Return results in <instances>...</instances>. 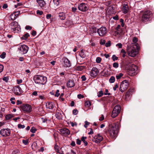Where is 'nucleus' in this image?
<instances>
[{"label":"nucleus","mask_w":154,"mask_h":154,"mask_svg":"<svg viewBox=\"0 0 154 154\" xmlns=\"http://www.w3.org/2000/svg\"><path fill=\"white\" fill-rule=\"evenodd\" d=\"M118 127V124L117 123L109 125L108 128L107 130L106 131L107 135L112 138H114L116 135V130Z\"/></svg>","instance_id":"f257e3e1"},{"label":"nucleus","mask_w":154,"mask_h":154,"mask_svg":"<svg viewBox=\"0 0 154 154\" xmlns=\"http://www.w3.org/2000/svg\"><path fill=\"white\" fill-rule=\"evenodd\" d=\"M138 44H131L130 46L127 47L128 55L131 57H134L137 54L136 48H137Z\"/></svg>","instance_id":"f03ea898"},{"label":"nucleus","mask_w":154,"mask_h":154,"mask_svg":"<svg viewBox=\"0 0 154 154\" xmlns=\"http://www.w3.org/2000/svg\"><path fill=\"white\" fill-rule=\"evenodd\" d=\"M141 15V21L143 23L149 21L151 20L152 16V13L149 10L142 12Z\"/></svg>","instance_id":"7ed1b4c3"},{"label":"nucleus","mask_w":154,"mask_h":154,"mask_svg":"<svg viewBox=\"0 0 154 154\" xmlns=\"http://www.w3.org/2000/svg\"><path fill=\"white\" fill-rule=\"evenodd\" d=\"M35 82L37 84L44 85L47 81L46 77L38 75H35L33 78Z\"/></svg>","instance_id":"20e7f679"},{"label":"nucleus","mask_w":154,"mask_h":154,"mask_svg":"<svg viewBox=\"0 0 154 154\" xmlns=\"http://www.w3.org/2000/svg\"><path fill=\"white\" fill-rule=\"evenodd\" d=\"M93 29L94 32H96L97 31L99 35L100 36L105 35L107 32L106 28L105 27H102L97 30H96L95 28H93Z\"/></svg>","instance_id":"39448f33"},{"label":"nucleus","mask_w":154,"mask_h":154,"mask_svg":"<svg viewBox=\"0 0 154 154\" xmlns=\"http://www.w3.org/2000/svg\"><path fill=\"white\" fill-rule=\"evenodd\" d=\"M121 108L120 105H117L114 108L111 114V116L113 118H115L120 113Z\"/></svg>","instance_id":"423d86ee"},{"label":"nucleus","mask_w":154,"mask_h":154,"mask_svg":"<svg viewBox=\"0 0 154 154\" xmlns=\"http://www.w3.org/2000/svg\"><path fill=\"white\" fill-rule=\"evenodd\" d=\"M129 85L128 82L127 80H124L121 83L120 85V91L122 92H124L128 88Z\"/></svg>","instance_id":"0eeeda50"},{"label":"nucleus","mask_w":154,"mask_h":154,"mask_svg":"<svg viewBox=\"0 0 154 154\" xmlns=\"http://www.w3.org/2000/svg\"><path fill=\"white\" fill-rule=\"evenodd\" d=\"M10 25L11 29H13L14 31H15V32H17L20 31V26L18 25V23L16 21H14L11 23Z\"/></svg>","instance_id":"6e6552de"},{"label":"nucleus","mask_w":154,"mask_h":154,"mask_svg":"<svg viewBox=\"0 0 154 154\" xmlns=\"http://www.w3.org/2000/svg\"><path fill=\"white\" fill-rule=\"evenodd\" d=\"M21 108L25 113L31 112L32 109L31 106L28 104H23L20 106Z\"/></svg>","instance_id":"1a4fd4ad"},{"label":"nucleus","mask_w":154,"mask_h":154,"mask_svg":"<svg viewBox=\"0 0 154 154\" xmlns=\"http://www.w3.org/2000/svg\"><path fill=\"white\" fill-rule=\"evenodd\" d=\"M11 134V130L9 128H3L0 131V134L3 137L9 136Z\"/></svg>","instance_id":"9d476101"},{"label":"nucleus","mask_w":154,"mask_h":154,"mask_svg":"<svg viewBox=\"0 0 154 154\" xmlns=\"http://www.w3.org/2000/svg\"><path fill=\"white\" fill-rule=\"evenodd\" d=\"M18 49L20 51V53L23 54L27 53L29 48L27 46L23 45H20Z\"/></svg>","instance_id":"9b49d317"},{"label":"nucleus","mask_w":154,"mask_h":154,"mask_svg":"<svg viewBox=\"0 0 154 154\" xmlns=\"http://www.w3.org/2000/svg\"><path fill=\"white\" fill-rule=\"evenodd\" d=\"M78 8L80 11L85 12L88 10V6L87 4L84 3H82L79 5Z\"/></svg>","instance_id":"f8f14e48"},{"label":"nucleus","mask_w":154,"mask_h":154,"mask_svg":"<svg viewBox=\"0 0 154 154\" xmlns=\"http://www.w3.org/2000/svg\"><path fill=\"white\" fill-rule=\"evenodd\" d=\"M103 137L100 134L95 135L93 138L92 141L96 143H99L103 139Z\"/></svg>","instance_id":"ddd939ff"},{"label":"nucleus","mask_w":154,"mask_h":154,"mask_svg":"<svg viewBox=\"0 0 154 154\" xmlns=\"http://www.w3.org/2000/svg\"><path fill=\"white\" fill-rule=\"evenodd\" d=\"M14 93L16 95H20L23 92V90H20V87L19 86H17L14 88Z\"/></svg>","instance_id":"4468645a"},{"label":"nucleus","mask_w":154,"mask_h":154,"mask_svg":"<svg viewBox=\"0 0 154 154\" xmlns=\"http://www.w3.org/2000/svg\"><path fill=\"white\" fill-rule=\"evenodd\" d=\"M137 67L135 65L132 64L130 68L129 73L132 75H134L137 73Z\"/></svg>","instance_id":"2eb2a0df"},{"label":"nucleus","mask_w":154,"mask_h":154,"mask_svg":"<svg viewBox=\"0 0 154 154\" xmlns=\"http://www.w3.org/2000/svg\"><path fill=\"white\" fill-rule=\"evenodd\" d=\"M61 134L63 136H66L70 134V132L69 129L66 128H62L59 130Z\"/></svg>","instance_id":"dca6fc26"},{"label":"nucleus","mask_w":154,"mask_h":154,"mask_svg":"<svg viewBox=\"0 0 154 154\" xmlns=\"http://www.w3.org/2000/svg\"><path fill=\"white\" fill-rule=\"evenodd\" d=\"M98 73L99 71L97 69L96 67H93L90 72V75L92 77H95L97 76Z\"/></svg>","instance_id":"f3484780"},{"label":"nucleus","mask_w":154,"mask_h":154,"mask_svg":"<svg viewBox=\"0 0 154 154\" xmlns=\"http://www.w3.org/2000/svg\"><path fill=\"white\" fill-rule=\"evenodd\" d=\"M62 60L64 62V66L66 67H69L71 66L70 61L66 57H64L62 59Z\"/></svg>","instance_id":"a211bd4d"},{"label":"nucleus","mask_w":154,"mask_h":154,"mask_svg":"<svg viewBox=\"0 0 154 154\" xmlns=\"http://www.w3.org/2000/svg\"><path fill=\"white\" fill-rule=\"evenodd\" d=\"M129 10L128 6L127 4H124L122 10L123 13L126 14L128 13Z\"/></svg>","instance_id":"6ab92c4d"},{"label":"nucleus","mask_w":154,"mask_h":154,"mask_svg":"<svg viewBox=\"0 0 154 154\" xmlns=\"http://www.w3.org/2000/svg\"><path fill=\"white\" fill-rule=\"evenodd\" d=\"M75 85L74 81L73 80L69 81L67 83V86L69 88H71L73 87Z\"/></svg>","instance_id":"aec40b11"},{"label":"nucleus","mask_w":154,"mask_h":154,"mask_svg":"<svg viewBox=\"0 0 154 154\" xmlns=\"http://www.w3.org/2000/svg\"><path fill=\"white\" fill-rule=\"evenodd\" d=\"M46 107L48 109H52L54 107L53 103L51 102L48 103L46 104Z\"/></svg>","instance_id":"412c9836"},{"label":"nucleus","mask_w":154,"mask_h":154,"mask_svg":"<svg viewBox=\"0 0 154 154\" xmlns=\"http://www.w3.org/2000/svg\"><path fill=\"white\" fill-rule=\"evenodd\" d=\"M60 18L61 20H64L66 18L65 14L63 12L60 13L59 14Z\"/></svg>","instance_id":"4be33fe9"},{"label":"nucleus","mask_w":154,"mask_h":154,"mask_svg":"<svg viewBox=\"0 0 154 154\" xmlns=\"http://www.w3.org/2000/svg\"><path fill=\"white\" fill-rule=\"evenodd\" d=\"M132 91H133L132 89H130L128 90L126 94L125 97L126 98H129L131 95V92Z\"/></svg>","instance_id":"5701e85b"},{"label":"nucleus","mask_w":154,"mask_h":154,"mask_svg":"<svg viewBox=\"0 0 154 154\" xmlns=\"http://www.w3.org/2000/svg\"><path fill=\"white\" fill-rule=\"evenodd\" d=\"M38 2L41 7L44 6L45 5V2L43 0H39Z\"/></svg>","instance_id":"b1692460"},{"label":"nucleus","mask_w":154,"mask_h":154,"mask_svg":"<svg viewBox=\"0 0 154 154\" xmlns=\"http://www.w3.org/2000/svg\"><path fill=\"white\" fill-rule=\"evenodd\" d=\"M86 139L87 137H82L81 139V141L84 143L85 146H87L88 144L87 142L85 140Z\"/></svg>","instance_id":"393cba45"},{"label":"nucleus","mask_w":154,"mask_h":154,"mask_svg":"<svg viewBox=\"0 0 154 154\" xmlns=\"http://www.w3.org/2000/svg\"><path fill=\"white\" fill-rule=\"evenodd\" d=\"M72 24V21L70 20H68L65 22V25L69 27Z\"/></svg>","instance_id":"a878e982"},{"label":"nucleus","mask_w":154,"mask_h":154,"mask_svg":"<svg viewBox=\"0 0 154 154\" xmlns=\"http://www.w3.org/2000/svg\"><path fill=\"white\" fill-rule=\"evenodd\" d=\"M84 66H77L75 67V69L78 71H82L83 69Z\"/></svg>","instance_id":"bb28decb"},{"label":"nucleus","mask_w":154,"mask_h":154,"mask_svg":"<svg viewBox=\"0 0 154 154\" xmlns=\"http://www.w3.org/2000/svg\"><path fill=\"white\" fill-rule=\"evenodd\" d=\"M14 117V116L13 115L11 114H9L6 115L5 116V118L7 120L9 119H10L13 117Z\"/></svg>","instance_id":"cd10ccee"},{"label":"nucleus","mask_w":154,"mask_h":154,"mask_svg":"<svg viewBox=\"0 0 154 154\" xmlns=\"http://www.w3.org/2000/svg\"><path fill=\"white\" fill-rule=\"evenodd\" d=\"M133 60V59L130 58H129L126 61V63L128 65H129V64H131L132 63Z\"/></svg>","instance_id":"c85d7f7f"},{"label":"nucleus","mask_w":154,"mask_h":154,"mask_svg":"<svg viewBox=\"0 0 154 154\" xmlns=\"http://www.w3.org/2000/svg\"><path fill=\"white\" fill-rule=\"evenodd\" d=\"M29 36V35L28 33H26L24 35L23 37L21 38L22 39H26Z\"/></svg>","instance_id":"c756f323"},{"label":"nucleus","mask_w":154,"mask_h":154,"mask_svg":"<svg viewBox=\"0 0 154 154\" xmlns=\"http://www.w3.org/2000/svg\"><path fill=\"white\" fill-rule=\"evenodd\" d=\"M21 87L20 90H23V91L26 90V85L24 84H21L20 85Z\"/></svg>","instance_id":"7c9ffc66"},{"label":"nucleus","mask_w":154,"mask_h":154,"mask_svg":"<svg viewBox=\"0 0 154 154\" xmlns=\"http://www.w3.org/2000/svg\"><path fill=\"white\" fill-rule=\"evenodd\" d=\"M53 2L56 6H57L59 4L60 2V0H53Z\"/></svg>","instance_id":"2f4dec72"},{"label":"nucleus","mask_w":154,"mask_h":154,"mask_svg":"<svg viewBox=\"0 0 154 154\" xmlns=\"http://www.w3.org/2000/svg\"><path fill=\"white\" fill-rule=\"evenodd\" d=\"M17 17V16H16V14H11L10 16L11 19V20H14Z\"/></svg>","instance_id":"473e14b6"},{"label":"nucleus","mask_w":154,"mask_h":154,"mask_svg":"<svg viewBox=\"0 0 154 154\" xmlns=\"http://www.w3.org/2000/svg\"><path fill=\"white\" fill-rule=\"evenodd\" d=\"M39 93H40L39 92L37 91H34L32 92V95L36 96L38 95V94H39Z\"/></svg>","instance_id":"72a5a7b5"},{"label":"nucleus","mask_w":154,"mask_h":154,"mask_svg":"<svg viewBox=\"0 0 154 154\" xmlns=\"http://www.w3.org/2000/svg\"><path fill=\"white\" fill-rule=\"evenodd\" d=\"M123 75V74L122 73H120L117 75L116 76V79L117 80L119 79Z\"/></svg>","instance_id":"f704fd0d"},{"label":"nucleus","mask_w":154,"mask_h":154,"mask_svg":"<svg viewBox=\"0 0 154 154\" xmlns=\"http://www.w3.org/2000/svg\"><path fill=\"white\" fill-rule=\"evenodd\" d=\"M115 81V78L113 76H112L109 79V82L110 83H113Z\"/></svg>","instance_id":"c9c22d12"},{"label":"nucleus","mask_w":154,"mask_h":154,"mask_svg":"<svg viewBox=\"0 0 154 154\" xmlns=\"http://www.w3.org/2000/svg\"><path fill=\"white\" fill-rule=\"evenodd\" d=\"M91 102L89 101H87L85 103V105L86 106L89 107L91 105Z\"/></svg>","instance_id":"e433bc0d"},{"label":"nucleus","mask_w":154,"mask_h":154,"mask_svg":"<svg viewBox=\"0 0 154 154\" xmlns=\"http://www.w3.org/2000/svg\"><path fill=\"white\" fill-rule=\"evenodd\" d=\"M38 96L40 99L41 100H43L45 99V96L44 94H40V93L38 94Z\"/></svg>","instance_id":"4c0bfd02"},{"label":"nucleus","mask_w":154,"mask_h":154,"mask_svg":"<svg viewBox=\"0 0 154 154\" xmlns=\"http://www.w3.org/2000/svg\"><path fill=\"white\" fill-rule=\"evenodd\" d=\"M54 149L56 151L60 153H61L59 152V147L57 145H55L54 146Z\"/></svg>","instance_id":"58836bf2"},{"label":"nucleus","mask_w":154,"mask_h":154,"mask_svg":"<svg viewBox=\"0 0 154 154\" xmlns=\"http://www.w3.org/2000/svg\"><path fill=\"white\" fill-rule=\"evenodd\" d=\"M36 131H37V129L33 127H32L30 129V131L33 133H35Z\"/></svg>","instance_id":"ea45409f"},{"label":"nucleus","mask_w":154,"mask_h":154,"mask_svg":"<svg viewBox=\"0 0 154 154\" xmlns=\"http://www.w3.org/2000/svg\"><path fill=\"white\" fill-rule=\"evenodd\" d=\"M2 79L3 81H5L6 82H7L9 80V77L8 76H4L2 78Z\"/></svg>","instance_id":"a19ab883"},{"label":"nucleus","mask_w":154,"mask_h":154,"mask_svg":"<svg viewBox=\"0 0 154 154\" xmlns=\"http://www.w3.org/2000/svg\"><path fill=\"white\" fill-rule=\"evenodd\" d=\"M113 66L114 67L116 68L119 67V64L116 62H115L113 63Z\"/></svg>","instance_id":"79ce46f5"},{"label":"nucleus","mask_w":154,"mask_h":154,"mask_svg":"<svg viewBox=\"0 0 154 154\" xmlns=\"http://www.w3.org/2000/svg\"><path fill=\"white\" fill-rule=\"evenodd\" d=\"M101 60V59L100 57H97L96 59V62L97 63H99L100 62Z\"/></svg>","instance_id":"37998d69"},{"label":"nucleus","mask_w":154,"mask_h":154,"mask_svg":"<svg viewBox=\"0 0 154 154\" xmlns=\"http://www.w3.org/2000/svg\"><path fill=\"white\" fill-rule=\"evenodd\" d=\"M78 111L77 109H74L72 111V114L74 115H76L78 113Z\"/></svg>","instance_id":"c03bdc74"},{"label":"nucleus","mask_w":154,"mask_h":154,"mask_svg":"<svg viewBox=\"0 0 154 154\" xmlns=\"http://www.w3.org/2000/svg\"><path fill=\"white\" fill-rule=\"evenodd\" d=\"M112 59L113 61H115L118 59V57L116 56L115 55H113L112 56Z\"/></svg>","instance_id":"a18cd8bd"},{"label":"nucleus","mask_w":154,"mask_h":154,"mask_svg":"<svg viewBox=\"0 0 154 154\" xmlns=\"http://www.w3.org/2000/svg\"><path fill=\"white\" fill-rule=\"evenodd\" d=\"M5 52H3L2 53V54L0 55V57L2 59H4L5 57Z\"/></svg>","instance_id":"49530a36"},{"label":"nucleus","mask_w":154,"mask_h":154,"mask_svg":"<svg viewBox=\"0 0 154 154\" xmlns=\"http://www.w3.org/2000/svg\"><path fill=\"white\" fill-rule=\"evenodd\" d=\"M111 45V42L109 41L108 42L105 44V46L106 47H110Z\"/></svg>","instance_id":"de8ad7c7"},{"label":"nucleus","mask_w":154,"mask_h":154,"mask_svg":"<svg viewBox=\"0 0 154 154\" xmlns=\"http://www.w3.org/2000/svg\"><path fill=\"white\" fill-rule=\"evenodd\" d=\"M137 41V38L136 37H134L133 39V42H134V43H133V44H137L136 43Z\"/></svg>","instance_id":"09e8293b"},{"label":"nucleus","mask_w":154,"mask_h":154,"mask_svg":"<svg viewBox=\"0 0 154 154\" xmlns=\"http://www.w3.org/2000/svg\"><path fill=\"white\" fill-rule=\"evenodd\" d=\"M103 94V91H99L98 92V97H100L102 96Z\"/></svg>","instance_id":"8fccbe9b"},{"label":"nucleus","mask_w":154,"mask_h":154,"mask_svg":"<svg viewBox=\"0 0 154 154\" xmlns=\"http://www.w3.org/2000/svg\"><path fill=\"white\" fill-rule=\"evenodd\" d=\"M106 41L105 40L101 39L100 40V44L101 45H103L105 44Z\"/></svg>","instance_id":"3c124183"},{"label":"nucleus","mask_w":154,"mask_h":154,"mask_svg":"<svg viewBox=\"0 0 154 154\" xmlns=\"http://www.w3.org/2000/svg\"><path fill=\"white\" fill-rule=\"evenodd\" d=\"M18 127L19 128H25V125L19 124L18 125Z\"/></svg>","instance_id":"603ef678"},{"label":"nucleus","mask_w":154,"mask_h":154,"mask_svg":"<svg viewBox=\"0 0 154 154\" xmlns=\"http://www.w3.org/2000/svg\"><path fill=\"white\" fill-rule=\"evenodd\" d=\"M59 90H57L56 91V93L55 94V97H58L60 95V94L59 93Z\"/></svg>","instance_id":"864d4df0"},{"label":"nucleus","mask_w":154,"mask_h":154,"mask_svg":"<svg viewBox=\"0 0 154 154\" xmlns=\"http://www.w3.org/2000/svg\"><path fill=\"white\" fill-rule=\"evenodd\" d=\"M4 69V66L0 64V73L2 72Z\"/></svg>","instance_id":"5fc2aeb1"},{"label":"nucleus","mask_w":154,"mask_h":154,"mask_svg":"<svg viewBox=\"0 0 154 154\" xmlns=\"http://www.w3.org/2000/svg\"><path fill=\"white\" fill-rule=\"evenodd\" d=\"M116 46L118 47L119 48H122V45L121 43H119L116 45Z\"/></svg>","instance_id":"6e6d98bb"},{"label":"nucleus","mask_w":154,"mask_h":154,"mask_svg":"<svg viewBox=\"0 0 154 154\" xmlns=\"http://www.w3.org/2000/svg\"><path fill=\"white\" fill-rule=\"evenodd\" d=\"M37 14H38L41 15L43 14V12L42 11H40L38 10L37 11Z\"/></svg>","instance_id":"4d7b16f0"},{"label":"nucleus","mask_w":154,"mask_h":154,"mask_svg":"<svg viewBox=\"0 0 154 154\" xmlns=\"http://www.w3.org/2000/svg\"><path fill=\"white\" fill-rule=\"evenodd\" d=\"M14 100L15 98L14 97L11 98L10 99V101H11V103L13 104H14L15 103V102L14 101Z\"/></svg>","instance_id":"13d9d810"},{"label":"nucleus","mask_w":154,"mask_h":154,"mask_svg":"<svg viewBox=\"0 0 154 154\" xmlns=\"http://www.w3.org/2000/svg\"><path fill=\"white\" fill-rule=\"evenodd\" d=\"M119 86L117 84H116L115 86L113 87V89L114 91H116V89L118 88Z\"/></svg>","instance_id":"bf43d9fd"},{"label":"nucleus","mask_w":154,"mask_h":154,"mask_svg":"<svg viewBox=\"0 0 154 154\" xmlns=\"http://www.w3.org/2000/svg\"><path fill=\"white\" fill-rule=\"evenodd\" d=\"M72 11L73 12H74V13H75L76 12V11H77V8L75 7H73L72 8Z\"/></svg>","instance_id":"052dcab7"},{"label":"nucleus","mask_w":154,"mask_h":154,"mask_svg":"<svg viewBox=\"0 0 154 154\" xmlns=\"http://www.w3.org/2000/svg\"><path fill=\"white\" fill-rule=\"evenodd\" d=\"M81 78L82 81H85L86 80V77L85 75H83L82 76Z\"/></svg>","instance_id":"680f3d73"},{"label":"nucleus","mask_w":154,"mask_h":154,"mask_svg":"<svg viewBox=\"0 0 154 154\" xmlns=\"http://www.w3.org/2000/svg\"><path fill=\"white\" fill-rule=\"evenodd\" d=\"M77 141H76V143L77 144H78V145H80L81 143V140H79V139H77Z\"/></svg>","instance_id":"e2e57ef3"},{"label":"nucleus","mask_w":154,"mask_h":154,"mask_svg":"<svg viewBox=\"0 0 154 154\" xmlns=\"http://www.w3.org/2000/svg\"><path fill=\"white\" fill-rule=\"evenodd\" d=\"M89 124V123L87 121L85 122V125H84V127L86 128L88 126V125Z\"/></svg>","instance_id":"0e129e2a"},{"label":"nucleus","mask_w":154,"mask_h":154,"mask_svg":"<svg viewBox=\"0 0 154 154\" xmlns=\"http://www.w3.org/2000/svg\"><path fill=\"white\" fill-rule=\"evenodd\" d=\"M8 7V5L7 4H4L2 6V8L4 9H6Z\"/></svg>","instance_id":"69168bd1"},{"label":"nucleus","mask_w":154,"mask_h":154,"mask_svg":"<svg viewBox=\"0 0 154 154\" xmlns=\"http://www.w3.org/2000/svg\"><path fill=\"white\" fill-rule=\"evenodd\" d=\"M77 97L78 98L80 99H81V98H83L84 97V96L81 94H78L77 95Z\"/></svg>","instance_id":"338daca9"},{"label":"nucleus","mask_w":154,"mask_h":154,"mask_svg":"<svg viewBox=\"0 0 154 154\" xmlns=\"http://www.w3.org/2000/svg\"><path fill=\"white\" fill-rule=\"evenodd\" d=\"M25 29L27 30H31L32 29V27L30 26H26Z\"/></svg>","instance_id":"774afa93"}]
</instances>
